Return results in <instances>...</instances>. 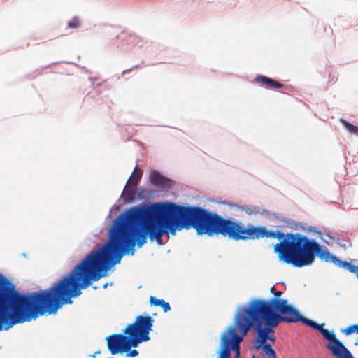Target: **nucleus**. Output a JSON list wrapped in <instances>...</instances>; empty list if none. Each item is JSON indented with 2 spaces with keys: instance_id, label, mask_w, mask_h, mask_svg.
<instances>
[{
  "instance_id": "4",
  "label": "nucleus",
  "mask_w": 358,
  "mask_h": 358,
  "mask_svg": "<svg viewBox=\"0 0 358 358\" xmlns=\"http://www.w3.org/2000/svg\"><path fill=\"white\" fill-rule=\"evenodd\" d=\"M252 328L257 336V322L247 307H240L236 314L232 326L222 336V343L218 358H230L231 348L239 357V343L244 336Z\"/></svg>"
},
{
  "instance_id": "13",
  "label": "nucleus",
  "mask_w": 358,
  "mask_h": 358,
  "mask_svg": "<svg viewBox=\"0 0 358 358\" xmlns=\"http://www.w3.org/2000/svg\"><path fill=\"white\" fill-rule=\"evenodd\" d=\"M136 188L129 185H126L125 189L122 192V196L128 201H132L134 199Z\"/></svg>"
},
{
  "instance_id": "14",
  "label": "nucleus",
  "mask_w": 358,
  "mask_h": 358,
  "mask_svg": "<svg viewBox=\"0 0 358 358\" xmlns=\"http://www.w3.org/2000/svg\"><path fill=\"white\" fill-rule=\"evenodd\" d=\"M342 332L345 335H350L352 334H358V324H352L348 327L345 329L342 330Z\"/></svg>"
},
{
  "instance_id": "21",
  "label": "nucleus",
  "mask_w": 358,
  "mask_h": 358,
  "mask_svg": "<svg viewBox=\"0 0 358 358\" xmlns=\"http://www.w3.org/2000/svg\"><path fill=\"white\" fill-rule=\"evenodd\" d=\"M274 291H275V287H274V286H272V287L270 288V292H271V293H275V292H274Z\"/></svg>"
},
{
  "instance_id": "5",
  "label": "nucleus",
  "mask_w": 358,
  "mask_h": 358,
  "mask_svg": "<svg viewBox=\"0 0 358 358\" xmlns=\"http://www.w3.org/2000/svg\"><path fill=\"white\" fill-rule=\"evenodd\" d=\"M154 320L150 315H138L132 324H129L124 330L129 336L137 347L140 343L150 339V331L152 330Z\"/></svg>"
},
{
  "instance_id": "22",
  "label": "nucleus",
  "mask_w": 358,
  "mask_h": 358,
  "mask_svg": "<svg viewBox=\"0 0 358 358\" xmlns=\"http://www.w3.org/2000/svg\"><path fill=\"white\" fill-rule=\"evenodd\" d=\"M253 358H255V356L253 357Z\"/></svg>"
},
{
  "instance_id": "19",
  "label": "nucleus",
  "mask_w": 358,
  "mask_h": 358,
  "mask_svg": "<svg viewBox=\"0 0 358 358\" xmlns=\"http://www.w3.org/2000/svg\"><path fill=\"white\" fill-rule=\"evenodd\" d=\"M282 292L281 291H278L274 293V296L275 299H279V297L282 295Z\"/></svg>"
},
{
  "instance_id": "10",
  "label": "nucleus",
  "mask_w": 358,
  "mask_h": 358,
  "mask_svg": "<svg viewBox=\"0 0 358 358\" xmlns=\"http://www.w3.org/2000/svg\"><path fill=\"white\" fill-rule=\"evenodd\" d=\"M143 175V171L138 167H135L132 175L129 177L127 184L136 188Z\"/></svg>"
},
{
  "instance_id": "8",
  "label": "nucleus",
  "mask_w": 358,
  "mask_h": 358,
  "mask_svg": "<svg viewBox=\"0 0 358 358\" xmlns=\"http://www.w3.org/2000/svg\"><path fill=\"white\" fill-rule=\"evenodd\" d=\"M254 82L270 90L280 89L283 87V85L277 80L262 75L257 76L254 79Z\"/></svg>"
},
{
  "instance_id": "6",
  "label": "nucleus",
  "mask_w": 358,
  "mask_h": 358,
  "mask_svg": "<svg viewBox=\"0 0 358 358\" xmlns=\"http://www.w3.org/2000/svg\"><path fill=\"white\" fill-rule=\"evenodd\" d=\"M106 340L108 348L112 355H116L120 352H128L131 347H136L131 338L126 334H112L108 336Z\"/></svg>"
},
{
  "instance_id": "20",
  "label": "nucleus",
  "mask_w": 358,
  "mask_h": 358,
  "mask_svg": "<svg viewBox=\"0 0 358 358\" xmlns=\"http://www.w3.org/2000/svg\"><path fill=\"white\" fill-rule=\"evenodd\" d=\"M324 324H317V328H314V329H315L318 330V331L320 332V330L324 329L323 328V326H324Z\"/></svg>"
},
{
  "instance_id": "3",
  "label": "nucleus",
  "mask_w": 358,
  "mask_h": 358,
  "mask_svg": "<svg viewBox=\"0 0 358 358\" xmlns=\"http://www.w3.org/2000/svg\"><path fill=\"white\" fill-rule=\"evenodd\" d=\"M257 322V336L255 337L253 349L263 350L264 358H276L272 345L275 342L274 329L281 322L288 323L300 320V313L287 299L271 298L268 300L254 299L246 306Z\"/></svg>"
},
{
  "instance_id": "15",
  "label": "nucleus",
  "mask_w": 358,
  "mask_h": 358,
  "mask_svg": "<svg viewBox=\"0 0 358 358\" xmlns=\"http://www.w3.org/2000/svg\"><path fill=\"white\" fill-rule=\"evenodd\" d=\"M80 20L78 17H74L71 21L68 23V27L70 29H77L80 27Z\"/></svg>"
},
{
  "instance_id": "7",
  "label": "nucleus",
  "mask_w": 358,
  "mask_h": 358,
  "mask_svg": "<svg viewBox=\"0 0 358 358\" xmlns=\"http://www.w3.org/2000/svg\"><path fill=\"white\" fill-rule=\"evenodd\" d=\"M320 333L328 340L326 348L332 353L336 358H355L350 351L339 341L333 331L328 329L320 330Z\"/></svg>"
},
{
  "instance_id": "16",
  "label": "nucleus",
  "mask_w": 358,
  "mask_h": 358,
  "mask_svg": "<svg viewBox=\"0 0 358 358\" xmlns=\"http://www.w3.org/2000/svg\"><path fill=\"white\" fill-rule=\"evenodd\" d=\"M301 319H300L299 321H301L303 324H306V325H308L313 329L317 327V324L316 322H315L314 321L309 320L308 318H306V317H303L301 315Z\"/></svg>"
},
{
  "instance_id": "18",
  "label": "nucleus",
  "mask_w": 358,
  "mask_h": 358,
  "mask_svg": "<svg viewBox=\"0 0 358 358\" xmlns=\"http://www.w3.org/2000/svg\"><path fill=\"white\" fill-rule=\"evenodd\" d=\"M129 352L127 355V357H134L138 355V352L136 350H129Z\"/></svg>"
},
{
  "instance_id": "1",
  "label": "nucleus",
  "mask_w": 358,
  "mask_h": 358,
  "mask_svg": "<svg viewBox=\"0 0 358 358\" xmlns=\"http://www.w3.org/2000/svg\"><path fill=\"white\" fill-rule=\"evenodd\" d=\"M193 227L197 234L209 236L220 234L234 241L259 239L262 238H283L275 245L274 251L280 260L295 267H303L313 264L317 255L325 262L331 261L336 265L338 258L322 250L314 239H309L299 233L286 236L279 231L267 230L264 226L242 224L222 217L198 206H186V229Z\"/></svg>"
},
{
  "instance_id": "11",
  "label": "nucleus",
  "mask_w": 358,
  "mask_h": 358,
  "mask_svg": "<svg viewBox=\"0 0 358 358\" xmlns=\"http://www.w3.org/2000/svg\"><path fill=\"white\" fill-rule=\"evenodd\" d=\"M150 303L151 306H160L162 308L165 313L171 310L170 305L169 303L166 302L164 299H158L156 297L151 296L150 297Z\"/></svg>"
},
{
  "instance_id": "12",
  "label": "nucleus",
  "mask_w": 358,
  "mask_h": 358,
  "mask_svg": "<svg viewBox=\"0 0 358 358\" xmlns=\"http://www.w3.org/2000/svg\"><path fill=\"white\" fill-rule=\"evenodd\" d=\"M336 266L346 269L351 273H356L358 277V266L351 264V262L338 259V263H336Z\"/></svg>"
},
{
  "instance_id": "17",
  "label": "nucleus",
  "mask_w": 358,
  "mask_h": 358,
  "mask_svg": "<svg viewBox=\"0 0 358 358\" xmlns=\"http://www.w3.org/2000/svg\"><path fill=\"white\" fill-rule=\"evenodd\" d=\"M343 124L345 127V128L348 129V131H350V133H352L354 134L358 129V127L355 126L346 121H343Z\"/></svg>"
},
{
  "instance_id": "2",
  "label": "nucleus",
  "mask_w": 358,
  "mask_h": 358,
  "mask_svg": "<svg viewBox=\"0 0 358 358\" xmlns=\"http://www.w3.org/2000/svg\"><path fill=\"white\" fill-rule=\"evenodd\" d=\"M64 304H69V274L49 289L20 294L0 273V331L30 322L46 313L55 314Z\"/></svg>"
},
{
  "instance_id": "9",
  "label": "nucleus",
  "mask_w": 358,
  "mask_h": 358,
  "mask_svg": "<svg viewBox=\"0 0 358 358\" xmlns=\"http://www.w3.org/2000/svg\"><path fill=\"white\" fill-rule=\"evenodd\" d=\"M167 178L163 176L157 171L152 170L150 174V182L156 186H164L166 184Z\"/></svg>"
},
{
  "instance_id": "23",
  "label": "nucleus",
  "mask_w": 358,
  "mask_h": 358,
  "mask_svg": "<svg viewBox=\"0 0 358 358\" xmlns=\"http://www.w3.org/2000/svg\"><path fill=\"white\" fill-rule=\"evenodd\" d=\"M235 358H239V357H235Z\"/></svg>"
}]
</instances>
